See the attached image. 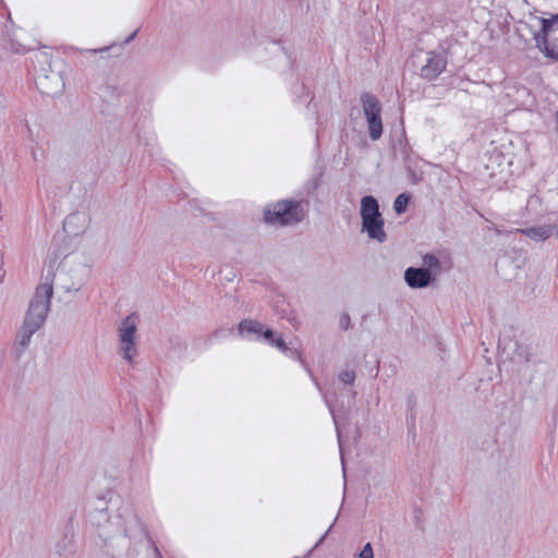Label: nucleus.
<instances>
[{
	"instance_id": "obj_1",
	"label": "nucleus",
	"mask_w": 558,
	"mask_h": 558,
	"mask_svg": "<svg viewBox=\"0 0 558 558\" xmlns=\"http://www.w3.org/2000/svg\"><path fill=\"white\" fill-rule=\"evenodd\" d=\"M84 284L83 276L74 267V256L65 255L60 258L57 253L49 255L44 265L40 283L50 288V298L53 294V287H57L65 294L78 293Z\"/></svg>"
},
{
	"instance_id": "obj_2",
	"label": "nucleus",
	"mask_w": 558,
	"mask_h": 558,
	"mask_svg": "<svg viewBox=\"0 0 558 558\" xmlns=\"http://www.w3.org/2000/svg\"><path fill=\"white\" fill-rule=\"evenodd\" d=\"M517 32L522 38L526 33L531 34L542 52L558 60V14L548 17L529 14L520 21Z\"/></svg>"
},
{
	"instance_id": "obj_3",
	"label": "nucleus",
	"mask_w": 558,
	"mask_h": 558,
	"mask_svg": "<svg viewBox=\"0 0 558 558\" xmlns=\"http://www.w3.org/2000/svg\"><path fill=\"white\" fill-rule=\"evenodd\" d=\"M50 288L38 286L16 336V342L20 347L33 344L32 338L44 326L50 310Z\"/></svg>"
},
{
	"instance_id": "obj_4",
	"label": "nucleus",
	"mask_w": 558,
	"mask_h": 558,
	"mask_svg": "<svg viewBox=\"0 0 558 558\" xmlns=\"http://www.w3.org/2000/svg\"><path fill=\"white\" fill-rule=\"evenodd\" d=\"M235 332L239 338L256 342L259 345L271 348L291 345L279 331L252 317L242 318L235 327Z\"/></svg>"
},
{
	"instance_id": "obj_5",
	"label": "nucleus",
	"mask_w": 558,
	"mask_h": 558,
	"mask_svg": "<svg viewBox=\"0 0 558 558\" xmlns=\"http://www.w3.org/2000/svg\"><path fill=\"white\" fill-rule=\"evenodd\" d=\"M441 274V262L434 254H425L421 259V266L408 267L403 272L405 284L415 290L434 287Z\"/></svg>"
},
{
	"instance_id": "obj_6",
	"label": "nucleus",
	"mask_w": 558,
	"mask_h": 558,
	"mask_svg": "<svg viewBox=\"0 0 558 558\" xmlns=\"http://www.w3.org/2000/svg\"><path fill=\"white\" fill-rule=\"evenodd\" d=\"M305 217L303 207L292 201H276L263 209V221L271 226H294Z\"/></svg>"
},
{
	"instance_id": "obj_7",
	"label": "nucleus",
	"mask_w": 558,
	"mask_h": 558,
	"mask_svg": "<svg viewBox=\"0 0 558 558\" xmlns=\"http://www.w3.org/2000/svg\"><path fill=\"white\" fill-rule=\"evenodd\" d=\"M360 216L362 219V232L378 243L387 239L384 218L379 211L378 202L373 196H364L361 199Z\"/></svg>"
},
{
	"instance_id": "obj_8",
	"label": "nucleus",
	"mask_w": 558,
	"mask_h": 558,
	"mask_svg": "<svg viewBox=\"0 0 558 558\" xmlns=\"http://www.w3.org/2000/svg\"><path fill=\"white\" fill-rule=\"evenodd\" d=\"M37 85L40 92L48 96H60L65 88L64 73L62 70L51 69L38 78Z\"/></svg>"
},
{
	"instance_id": "obj_9",
	"label": "nucleus",
	"mask_w": 558,
	"mask_h": 558,
	"mask_svg": "<svg viewBox=\"0 0 558 558\" xmlns=\"http://www.w3.org/2000/svg\"><path fill=\"white\" fill-rule=\"evenodd\" d=\"M363 111L367 121L369 136L373 140L380 137L383 132V124L379 117L380 108L378 102L372 97L363 99Z\"/></svg>"
},
{
	"instance_id": "obj_10",
	"label": "nucleus",
	"mask_w": 558,
	"mask_h": 558,
	"mask_svg": "<svg viewBox=\"0 0 558 558\" xmlns=\"http://www.w3.org/2000/svg\"><path fill=\"white\" fill-rule=\"evenodd\" d=\"M140 324L138 316L136 314H130L126 316L118 330L120 342L125 348H132L140 345L137 337V326Z\"/></svg>"
},
{
	"instance_id": "obj_11",
	"label": "nucleus",
	"mask_w": 558,
	"mask_h": 558,
	"mask_svg": "<svg viewBox=\"0 0 558 558\" xmlns=\"http://www.w3.org/2000/svg\"><path fill=\"white\" fill-rule=\"evenodd\" d=\"M90 226V216L86 210H77L66 216L63 229L66 234L77 236L84 234Z\"/></svg>"
},
{
	"instance_id": "obj_12",
	"label": "nucleus",
	"mask_w": 558,
	"mask_h": 558,
	"mask_svg": "<svg viewBox=\"0 0 558 558\" xmlns=\"http://www.w3.org/2000/svg\"><path fill=\"white\" fill-rule=\"evenodd\" d=\"M408 202H409V197L407 195H404V194L399 195L396 198L395 204H393L395 210L398 214L403 213L408 206Z\"/></svg>"
},
{
	"instance_id": "obj_13",
	"label": "nucleus",
	"mask_w": 558,
	"mask_h": 558,
	"mask_svg": "<svg viewBox=\"0 0 558 558\" xmlns=\"http://www.w3.org/2000/svg\"><path fill=\"white\" fill-rule=\"evenodd\" d=\"M360 558H373V549L369 544H366L359 555Z\"/></svg>"
},
{
	"instance_id": "obj_14",
	"label": "nucleus",
	"mask_w": 558,
	"mask_h": 558,
	"mask_svg": "<svg viewBox=\"0 0 558 558\" xmlns=\"http://www.w3.org/2000/svg\"><path fill=\"white\" fill-rule=\"evenodd\" d=\"M122 359L128 362V363H133L134 361V354L131 353L130 351H124L123 355H122Z\"/></svg>"
},
{
	"instance_id": "obj_15",
	"label": "nucleus",
	"mask_w": 558,
	"mask_h": 558,
	"mask_svg": "<svg viewBox=\"0 0 558 558\" xmlns=\"http://www.w3.org/2000/svg\"><path fill=\"white\" fill-rule=\"evenodd\" d=\"M548 236H549L548 230H541L537 234V238H539V239H547Z\"/></svg>"
},
{
	"instance_id": "obj_16",
	"label": "nucleus",
	"mask_w": 558,
	"mask_h": 558,
	"mask_svg": "<svg viewBox=\"0 0 558 558\" xmlns=\"http://www.w3.org/2000/svg\"><path fill=\"white\" fill-rule=\"evenodd\" d=\"M437 69L440 71L442 69V64L440 62L437 63Z\"/></svg>"
}]
</instances>
